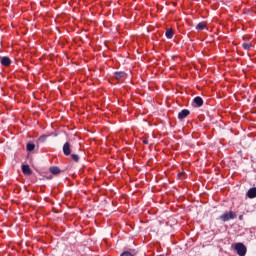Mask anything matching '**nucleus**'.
I'll return each mask as SVG.
<instances>
[{
    "label": "nucleus",
    "instance_id": "obj_14",
    "mask_svg": "<svg viewBox=\"0 0 256 256\" xmlns=\"http://www.w3.org/2000/svg\"><path fill=\"white\" fill-rule=\"evenodd\" d=\"M242 47L245 49V51H249L253 45L251 43H243Z\"/></svg>",
    "mask_w": 256,
    "mask_h": 256
},
{
    "label": "nucleus",
    "instance_id": "obj_10",
    "mask_svg": "<svg viewBox=\"0 0 256 256\" xmlns=\"http://www.w3.org/2000/svg\"><path fill=\"white\" fill-rule=\"evenodd\" d=\"M49 171L52 173V175H59V173H61V169H59L57 166L50 167Z\"/></svg>",
    "mask_w": 256,
    "mask_h": 256
},
{
    "label": "nucleus",
    "instance_id": "obj_11",
    "mask_svg": "<svg viewBox=\"0 0 256 256\" xmlns=\"http://www.w3.org/2000/svg\"><path fill=\"white\" fill-rule=\"evenodd\" d=\"M114 77L119 81V79H123V77H125V72H115Z\"/></svg>",
    "mask_w": 256,
    "mask_h": 256
},
{
    "label": "nucleus",
    "instance_id": "obj_1",
    "mask_svg": "<svg viewBox=\"0 0 256 256\" xmlns=\"http://www.w3.org/2000/svg\"><path fill=\"white\" fill-rule=\"evenodd\" d=\"M220 221H223V223H227V221H231V219H237V214L233 211L224 212L220 217Z\"/></svg>",
    "mask_w": 256,
    "mask_h": 256
},
{
    "label": "nucleus",
    "instance_id": "obj_13",
    "mask_svg": "<svg viewBox=\"0 0 256 256\" xmlns=\"http://www.w3.org/2000/svg\"><path fill=\"white\" fill-rule=\"evenodd\" d=\"M26 149H27V151H29V153H31V151H35V144L27 143Z\"/></svg>",
    "mask_w": 256,
    "mask_h": 256
},
{
    "label": "nucleus",
    "instance_id": "obj_7",
    "mask_svg": "<svg viewBox=\"0 0 256 256\" xmlns=\"http://www.w3.org/2000/svg\"><path fill=\"white\" fill-rule=\"evenodd\" d=\"M193 103H195L196 107H203V98L197 96L193 99Z\"/></svg>",
    "mask_w": 256,
    "mask_h": 256
},
{
    "label": "nucleus",
    "instance_id": "obj_16",
    "mask_svg": "<svg viewBox=\"0 0 256 256\" xmlns=\"http://www.w3.org/2000/svg\"><path fill=\"white\" fill-rule=\"evenodd\" d=\"M120 256H133V254L129 251H124Z\"/></svg>",
    "mask_w": 256,
    "mask_h": 256
},
{
    "label": "nucleus",
    "instance_id": "obj_9",
    "mask_svg": "<svg viewBox=\"0 0 256 256\" xmlns=\"http://www.w3.org/2000/svg\"><path fill=\"white\" fill-rule=\"evenodd\" d=\"M203 29H207V22H200L196 25V31H203Z\"/></svg>",
    "mask_w": 256,
    "mask_h": 256
},
{
    "label": "nucleus",
    "instance_id": "obj_3",
    "mask_svg": "<svg viewBox=\"0 0 256 256\" xmlns=\"http://www.w3.org/2000/svg\"><path fill=\"white\" fill-rule=\"evenodd\" d=\"M63 153L66 157H69V155H71V144L69 142H66L63 145Z\"/></svg>",
    "mask_w": 256,
    "mask_h": 256
},
{
    "label": "nucleus",
    "instance_id": "obj_2",
    "mask_svg": "<svg viewBox=\"0 0 256 256\" xmlns=\"http://www.w3.org/2000/svg\"><path fill=\"white\" fill-rule=\"evenodd\" d=\"M234 250L237 252V255L239 256H245L247 255V247L245 244L238 242L234 245Z\"/></svg>",
    "mask_w": 256,
    "mask_h": 256
},
{
    "label": "nucleus",
    "instance_id": "obj_15",
    "mask_svg": "<svg viewBox=\"0 0 256 256\" xmlns=\"http://www.w3.org/2000/svg\"><path fill=\"white\" fill-rule=\"evenodd\" d=\"M71 159H72V161H75L77 163V162H79V155L72 154Z\"/></svg>",
    "mask_w": 256,
    "mask_h": 256
},
{
    "label": "nucleus",
    "instance_id": "obj_18",
    "mask_svg": "<svg viewBox=\"0 0 256 256\" xmlns=\"http://www.w3.org/2000/svg\"><path fill=\"white\" fill-rule=\"evenodd\" d=\"M143 143H144V145H147L149 143V141L144 140Z\"/></svg>",
    "mask_w": 256,
    "mask_h": 256
},
{
    "label": "nucleus",
    "instance_id": "obj_8",
    "mask_svg": "<svg viewBox=\"0 0 256 256\" xmlns=\"http://www.w3.org/2000/svg\"><path fill=\"white\" fill-rule=\"evenodd\" d=\"M247 197H249V199H255V197H256V187L250 188L248 190Z\"/></svg>",
    "mask_w": 256,
    "mask_h": 256
},
{
    "label": "nucleus",
    "instance_id": "obj_4",
    "mask_svg": "<svg viewBox=\"0 0 256 256\" xmlns=\"http://www.w3.org/2000/svg\"><path fill=\"white\" fill-rule=\"evenodd\" d=\"M191 114V111L188 109H183L181 112L178 113V119H185L186 117H189Z\"/></svg>",
    "mask_w": 256,
    "mask_h": 256
},
{
    "label": "nucleus",
    "instance_id": "obj_17",
    "mask_svg": "<svg viewBox=\"0 0 256 256\" xmlns=\"http://www.w3.org/2000/svg\"><path fill=\"white\" fill-rule=\"evenodd\" d=\"M46 140H47V136H41L39 138L40 143H45Z\"/></svg>",
    "mask_w": 256,
    "mask_h": 256
},
{
    "label": "nucleus",
    "instance_id": "obj_12",
    "mask_svg": "<svg viewBox=\"0 0 256 256\" xmlns=\"http://www.w3.org/2000/svg\"><path fill=\"white\" fill-rule=\"evenodd\" d=\"M166 38L167 39H173V30L172 29H167L165 32Z\"/></svg>",
    "mask_w": 256,
    "mask_h": 256
},
{
    "label": "nucleus",
    "instance_id": "obj_5",
    "mask_svg": "<svg viewBox=\"0 0 256 256\" xmlns=\"http://www.w3.org/2000/svg\"><path fill=\"white\" fill-rule=\"evenodd\" d=\"M22 173L24 175H33V170H31L29 165H22Z\"/></svg>",
    "mask_w": 256,
    "mask_h": 256
},
{
    "label": "nucleus",
    "instance_id": "obj_6",
    "mask_svg": "<svg viewBox=\"0 0 256 256\" xmlns=\"http://www.w3.org/2000/svg\"><path fill=\"white\" fill-rule=\"evenodd\" d=\"M1 65H4V67H9L11 65V59L7 56L2 57Z\"/></svg>",
    "mask_w": 256,
    "mask_h": 256
}]
</instances>
